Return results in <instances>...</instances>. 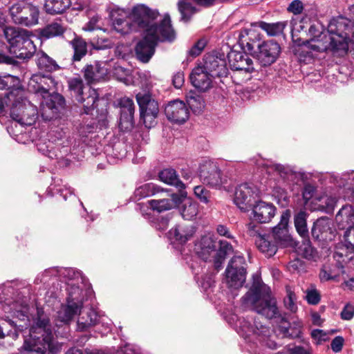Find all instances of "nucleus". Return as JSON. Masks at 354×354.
<instances>
[{
    "mask_svg": "<svg viewBox=\"0 0 354 354\" xmlns=\"http://www.w3.org/2000/svg\"><path fill=\"white\" fill-rule=\"evenodd\" d=\"M212 77L202 66L195 67L190 74L192 85L201 91H206L211 87Z\"/></svg>",
    "mask_w": 354,
    "mask_h": 354,
    "instance_id": "23",
    "label": "nucleus"
},
{
    "mask_svg": "<svg viewBox=\"0 0 354 354\" xmlns=\"http://www.w3.org/2000/svg\"><path fill=\"white\" fill-rule=\"evenodd\" d=\"M275 213L276 207L273 204L262 201L257 202L252 209L254 220L260 223H269L274 216Z\"/></svg>",
    "mask_w": 354,
    "mask_h": 354,
    "instance_id": "20",
    "label": "nucleus"
},
{
    "mask_svg": "<svg viewBox=\"0 0 354 354\" xmlns=\"http://www.w3.org/2000/svg\"><path fill=\"white\" fill-rule=\"evenodd\" d=\"M336 222L341 228L354 224V209L351 205L343 206L335 216Z\"/></svg>",
    "mask_w": 354,
    "mask_h": 354,
    "instance_id": "33",
    "label": "nucleus"
},
{
    "mask_svg": "<svg viewBox=\"0 0 354 354\" xmlns=\"http://www.w3.org/2000/svg\"><path fill=\"white\" fill-rule=\"evenodd\" d=\"M70 44L74 51L73 60L75 62L80 61L87 53L86 42L82 38L75 37L70 41Z\"/></svg>",
    "mask_w": 354,
    "mask_h": 354,
    "instance_id": "39",
    "label": "nucleus"
},
{
    "mask_svg": "<svg viewBox=\"0 0 354 354\" xmlns=\"http://www.w3.org/2000/svg\"><path fill=\"white\" fill-rule=\"evenodd\" d=\"M58 273L59 270L57 268L46 269L44 272L37 275L35 281L36 283H48L52 277H57Z\"/></svg>",
    "mask_w": 354,
    "mask_h": 354,
    "instance_id": "48",
    "label": "nucleus"
},
{
    "mask_svg": "<svg viewBox=\"0 0 354 354\" xmlns=\"http://www.w3.org/2000/svg\"><path fill=\"white\" fill-rule=\"evenodd\" d=\"M291 216L290 209L284 210L280 216V221L272 228L270 236L276 244L281 246L291 245L292 239L288 232V223Z\"/></svg>",
    "mask_w": 354,
    "mask_h": 354,
    "instance_id": "15",
    "label": "nucleus"
},
{
    "mask_svg": "<svg viewBox=\"0 0 354 354\" xmlns=\"http://www.w3.org/2000/svg\"><path fill=\"white\" fill-rule=\"evenodd\" d=\"M227 58L230 66L234 71L248 74L254 71L252 59L244 52L231 50Z\"/></svg>",
    "mask_w": 354,
    "mask_h": 354,
    "instance_id": "17",
    "label": "nucleus"
},
{
    "mask_svg": "<svg viewBox=\"0 0 354 354\" xmlns=\"http://www.w3.org/2000/svg\"><path fill=\"white\" fill-rule=\"evenodd\" d=\"M216 231L221 236H225L227 238H232L227 227L223 225H219L217 226Z\"/></svg>",
    "mask_w": 354,
    "mask_h": 354,
    "instance_id": "61",
    "label": "nucleus"
},
{
    "mask_svg": "<svg viewBox=\"0 0 354 354\" xmlns=\"http://www.w3.org/2000/svg\"><path fill=\"white\" fill-rule=\"evenodd\" d=\"M74 280L68 283L67 291L68 296L66 304L62 305L57 311V318L63 324H68L73 317L80 314L83 307L84 296L87 290H84Z\"/></svg>",
    "mask_w": 354,
    "mask_h": 354,
    "instance_id": "8",
    "label": "nucleus"
},
{
    "mask_svg": "<svg viewBox=\"0 0 354 354\" xmlns=\"http://www.w3.org/2000/svg\"><path fill=\"white\" fill-rule=\"evenodd\" d=\"M307 213L304 211H299L294 216V224L297 233L302 237L308 236V230L307 227Z\"/></svg>",
    "mask_w": 354,
    "mask_h": 354,
    "instance_id": "41",
    "label": "nucleus"
},
{
    "mask_svg": "<svg viewBox=\"0 0 354 354\" xmlns=\"http://www.w3.org/2000/svg\"><path fill=\"white\" fill-rule=\"evenodd\" d=\"M178 10L181 14V19L183 21H188L190 15L194 12L193 7L191 4L185 2L184 1H179L178 3Z\"/></svg>",
    "mask_w": 354,
    "mask_h": 354,
    "instance_id": "49",
    "label": "nucleus"
},
{
    "mask_svg": "<svg viewBox=\"0 0 354 354\" xmlns=\"http://www.w3.org/2000/svg\"><path fill=\"white\" fill-rule=\"evenodd\" d=\"M27 30L12 26L6 27L3 30L4 35L10 45V51L15 50L17 44L19 42V40L21 37L25 36V32Z\"/></svg>",
    "mask_w": 354,
    "mask_h": 354,
    "instance_id": "35",
    "label": "nucleus"
},
{
    "mask_svg": "<svg viewBox=\"0 0 354 354\" xmlns=\"http://www.w3.org/2000/svg\"><path fill=\"white\" fill-rule=\"evenodd\" d=\"M343 344H344L343 337L341 336H337V337H335L331 342V344H330L331 349L334 352L338 353L342 349Z\"/></svg>",
    "mask_w": 354,
    "mask_h": 354,
    "instance_id": "58",
    "label": "nucleus"
},
{
    "mask_svg": "<svg viewBox=\"0 0 354 354\" xmlns=\"http://www.w3.org/2000/svg\"><path fill=\"white\" fill-rule=\"evenodd\" d=\"M119 105L120 107L119 127L122 131H129L133 127L134 103L131 99L124 97L120 100Z\"/></svg>",
    "mask_w": 354,
    "mask_h": 354,
    "instance_id": "18",
    "label": "nucleus"
},
{
    "mask_svg": "<svg viewBox=\"0 0 354 354\" xmlns=\"http://www.w3.org/2000/svg\"><path fill=\"white\" fill-rule=\"evenodd\" d=\"M56 87V83L50 75L40 73L32 75L28 82V89L43 99L40 104L41 117L45 120H50L57 117L65 104V100L57 93H50Z\"/></svg>",
    "mask_w": 354,
    "mask_h": 354,
    "instance_id": "3",
    "label": "nucleus"
},
{
    "mask_svg": "<svg viewBox=\"0 0 354 354\" xmlns=\"http://www.w3.org/2000/svg\"><path fill=\"white\" fill-rule=\"evenodd\" d=\"M158 16L157 11L152 10L145 5H138L133 8L130 17L138 27L145 29V31L151 26H158L151 21Z\"/></svg>",
    "mask_w": 354,
    "mask_h": 354,
    "instance_id": "16",
    "label": "nucleus"
},
{
    "mask_svg": "<svg viewBox=\"0 0 354 354\" xmlns=\"http://www.w3.org/2000/svg\"><path fill=\"white\" fill-rule=\"evenodd\" d=\"M98 20L99 17L97 16L91 18L89 22L87 24L85 30L92 31L95 29L100 28V26L97 25Z\"/></svg>",
    "mask_w": 354,
    "mask_h": 354,
    "instance_id": "60",
    "label": "nucleus"
},
{
    "mask_svg": "<svg viewBox=\"0 0 354 354\" xmlns=\"http://www.w3.org/2000/svg\"><path fill=\"white\" fill-rule=\"evenodd\" d=\"M247 233L250 236L255 237L256 239L259 238V236H261L262 234L260 232L261 227L254 222L251 221L247 224Z\"/></svg>",
    "mask_w": 354,
    "mask_h": 354,
    "instance_id": "54",
    "label": "nucleus"
},
{
    "mask_svg": "<svg viewBox=\"0 0 354 354\" xmlns=\"http://www.w3.org/2000/svg\"><path fill=\"white\" fill-rule=\"evenodd\" d=\"M36 63L40 70L52 72L59 68L56 62L43 51L35 54Z\"/></svg>",
    "mask_w": 354,
    "mask_h": 354,
    "instance_id": "34",
    "label": "nucleus"
},
{
    "mask_svg": "<svg viewBox=\"0 0 354 354\" xmlns=\"http://www.w3.org/2000/svg\"><path fill=\"white\" fill-rule=\"evenodd\" d=\"M354 316V306L348 304L341 312V318L344 320H351Z\"/></svg>",
    "mask_w": 354,
    "mask_h": 354,
    "instance_id": "56",
    "label": "nucleus"
},
{
    "mask_svg": "<svg viewBox=\"0 0 354 354\" xmlns=\"http://www.w3.org/2000/svg\"><path fill=\"white\" fill-rule=\"evenodd\" d=\"M331 221L328 218H320L317 219L312 227V236L316 239H330L333 234L331 228Z\"/></svg>",
    "mask_w": 354,
    "mask_h": 354,
    "instance_id": "27",
    "label": "nucleus"
},
{
    "mask_svg": "<svg viewBox=\"0 0 354 354\" xmlns=\"http://www.w3.org/2000/svg\"><path fill=\"white\" fill-rule=\"evenodd\" d=\"M347 20L343 17L333 19L328 27V35L323 33L315 24L310 25L308 32L312 38L305 47L315 52L344 50L348 48L349 33Z\"/></svg>",
    "mask_w": 354,
    "mask_h": 354,
    "instance_id": "2",
    "label": "nucleus"
},
{
    "mask_svg": "<svg viewBox=\"0 0 354 354\" xmlns=\"http://www.w3.org/2000/svg\"><path fill=\"white\" fill-rule=\"evenodd\" d=\"M113 25L114 28L118 32H121L122 33H126L128 32V30H124L123 27L124 26H127L128 22L122 19L113 18Z\"/></svg>",
    "mask_w": 354,
    "mask_h": 354,
    "instance_id": "57",
    "label": "nucleus"
},
{
    "mask_svg": "<svg viewBox=\"0 0 354 354\" xmlns=\"http://www.w3.org/2000/svg\"><path fill=\"white\" fill-rule=\"evenodd\" d=\"M198 173L201 182L209 187L221 189L226 183L218 164L213 160H202Z\"/></svg>",
    "mask_w": 354,
    "mask_h": 354,
    "instance_id": "10",
    "label": "nucleus"
},
{
    "mask_svg": "<svg viewBox=\"0 0 354 354\" xmlns=\"http://www.w3.org/2000/svg\"><path fill=\"white\" fill-rule=\"evenodd\" d=\"M198 212V207L196 203L186 201L180 208V214L183 218L186 220H192L196 216Z\"/></svg>",
    "mask_w": 354,
    "mask_h": 354,
    "instance_id": "43",
    "label": "nucleus"
},
{
    "mask_svg": "<svg viewBox=\"0 0 354 354\" xmlns=\"http://www.w3.org/2000/svg\"><path fill=\"white\" fill-rule=\"evenodd\" d=\"M245 261L243 256L236 255L230 261L225 270L226 283L230 288L242 287L245 280Z\"/></svg>",
    "mask_w": 354,
    "mask_h": 354,
    "instance_id": "12",
    "label": "nucleus"
},
{
    "mask_svg": "<svg viewBox=\"0 0 354 354\" xmlns=\"http://www.w3.org/2000/svg\"><path fill=\"white\" fill-rule=\"evenodd\" d=\"M187 103L192 111L200 113L205 108V101L199 94L190 91L186 95Z\"/></svg>",
    "mask_w": 354,
    "mask_h": 354,
    "instance_id": "38",
    "label": "nucleus"
},
{
    "mask_svg": "<svg viewBox=\"0 0 354 354\" xmlns=\"http://www.w3.org/2000/svg\"><path fill=\"white\" fill-rule=\"evenodd\" d=\"M20 318L16 321L5 320L0 324V338L6 335L13 339L18 337L19 332L29 329V337L25 339L23 349L36 354H57L61 344L54 337L48 317L42 312H37V317L30 326L28 316L19 313Z\"/></svg>",
    "mask_w": 354,
    "mask_h": 354,
    "instance_id": "1",
    "label": "nucleus"
},
{
    "mask_svg": "<svg viewBox=\"0 0 354 354\" xmlns=\"http://www.w3.org/2000/svg\"><path fill=\"white\" fill-rule=\"evenodd\" d=\"M175 32L171 25L170 17L166 15L159 26H151L144 32L143 39L140 41L135 48L137 58L147 63L155 52L158 41H172Z\"/></svg>",
    "mask_w": 354,
    "mask_h": 354,
    "instance_id": "4",
    "label": "nucleus"
},
{
    "mask_svg": "<svg viewBox=\"0 0 354 354\" xmlns=\"http://www.w3.org/2000/svg\"><path fill=\"white\" fill-rule=\"evenodd\" d=\"M286 25V21H279L272 24H268L261 21L259 24V26L265 30L270 36H276L280 35L283 32Z\"/></svg>",
    "mask_w": 354,
    "mask_h": 354,
    "instance_id": "42",
    "label": "nucleus"
},
{
    "mask_svg": "<svg viewBox=\"0 0 354 354\" xmlns=\"http://www.w3.org/2000/svg\"><path fill=\"white\" fill-rule=\"evenodd\" d=\"M288 354H310L307 350L301 346H294L288 350Z\"/></svg>",
    "mask_w": 354,
    "mask_h": 354,
    "instance_id": "63",
    "label": "nucleus"
},
{
    "mask_svg": "<svg viewBox=\"0 0 354 354\" xmlns=\"http://www.w3.org/2000/svg\"><path fill=\"white\" fill-rule=\"evenodd\" d=\"M205 44L206 43L205 40H198L189 50V55L192 57H196L199 55L205 48Z\"/></svg>",
    "mask_w": 354,
    "mask_h": 354,
    "instance_id": "55",
    "label": "nucleus"
},
{
    "mask_svg": "<svg viewBox=\"0 0 354 354\" xmlns=\"http://www.w3.org/2000/svg\"><path fill=\"white\" fill-rule=\"evenodd\" d=\"M304 9V4L300 0H293L287 8V10L294 15L301 14Z\"/></svg>",
    "mask_w": 354,
    "mask_h": 354,
    "instance_id": "53",
    "label": "nucleus"
},
{
    "mask_svg": "<svg viewBox=\"0 0 354 354\" xmlns=\"http://www.w3.org/2000/svg\"><path fill=\"white\" fill-rule=\"evenodd\" d=\"M159 178L163 183L175 186L180 189H185L184 183L178 178L174 169H165L159 173Z\"/></svg>",
    "mask_w": 354,
    "mask_h": 354,
    "instance_id": "36",
    "label": "nucleus"
},
{
    "mask_svg": "<svg viewBox=\"0 0 354 354\" xmlns=\"http://www.w3.org/2000/svg\"><path fill=\"white\" fill-rule=\"evenodd\" d=\"M184 82V75L182 73H177L173 77V84L177 88L181 87Z\"/></svg>",
    "mask_w": 354,
    "mask_h": 354,
    "instance_id": "59",
    "label": "nucleus"
},
{
    "mask_svg": "<svg viewBox=\"0 0 354 354\" xmlns=\"http://www.w3.org/2000/svg\"><path fill=\"white\" fill-rule=\"evenodd\" d=\"M98 99L97 91L87 86L84 94L77 97V100L82 104L84 112L88 114L89 111L95 107V103Z\"/></svg>",
    "mask_w": 354,
    "mask_h": 354,
    "instance_id": "29",
    "label": "nucleus"
},
{
    "mask_svg": "<svg viewBox=\"0 0 354 354\" xmlns=\"http://www.w3.org/2000/svg\"><path fill=\"white\" fill-rule=\"evenodd\" d=\"M344 241L347 253L354 254V227H350L344 232Z\"/></svg>",
    "mask_w": 354,
    "mask_h": 354,
    "instance_id": "46",
    "label": "nucleus"
},
{
    "mask_svg": "<svg viewBox=\"0 0 354 354\" xmlns=\"http://www.w3.org/2000/svg\"><path fill=\"white\" fill-rule=\"evenodd\" d=\"M19 84V80L15 76L10 75L0 76V89H10L17 86Z\"/></svg>",
    "mask_w": 354,
    "mask_h": 354,
    "instance_id": "47",
    "label": "nucleus"
},
{
    "mask_svg": "<svg viewBox=\"0 0 354 354\" xmlns=\"http://www.w3.org/2000/svg\"><path fill=\"white\" fill-rule=\"evenodd\" d=\"M167 195L169 198H167L149 201V205L153 211H156L159 213L174 208L180 202V197L177 194H168Z\"/></svg>",
    "mask_w": 354,
    "mask_h": 354,
    "instance_id": "26",
    "label": "nucleus"
},
{
    "mask_svg": "<svg viewBox=\"0 0 354 354\" xmlns=\"http://www.w3.org/2000/svg\"><path fill=\"white\" fill-rule=\"evenodd\" d=\"M254 192L248 184H243L236 187L234 202L243 211L248 210L254 198Z\"/></svg>",
    "mask_w": 354,
    "mask_h": 354,
    "instance_id": "24",
    "label": "nucleus"
},
{
    "mask_svg": "<svg viewBox=\"0 0 354 354\" xmlns=\"http://www.w3.org/2000/svg\"><path fill=\"white\" fill-rule=\"evenodd\" d=\"M9 11L15 24L29 26L38 23L39 8L31 3L18 1L10 7Z\"/></svg>",
    "mask_w": 354,
    "mask_h": 354,
    "instance_id": "11",
    "label": "nucleus"
},
{
    "mask_svg": "<svg viewBox=\"0 0 354 354\" xmlns=\"http://www.w3.org/2000/svg\"><path fill=\"white\" fill-rule=\"evenodd\" d=\"M270 234H262L255 239V243L259 250L268 257L273 256L277 251V245L271 241Z\"/></svg>",
    "mask_w": 354,
    "mask_h": 354,
    "instance_id": "32",
    "label": "nucleus"
},
{
    "mask_svg": "<svg viewBox=\"0 0 354 354\" xmlns=\"http://www.w3.org/2000/svg\"><path fill=\"white\" fill-rule=\"evenodd\" d=\"M195 230L192 225H177L169 230V236L180 243H185L194 234Z\"/></svg>",
    "mask_w": 354,
    "mask_h": 354,
    "instance_id": "28",
    "label": "nucleus"
},
{
    "mask_svg": "<svg viewBox=\"0 0 354 354\" xmlns=\"http://www.w3.org/2000/svg\"><path fill=\"white\" fill-rule=\"evenodd\" d=\"M167 119L175 123H183L189 118V112L186 104L180 100L170 102L165 109Z\"/></svg>",
    "mask_w": 354,
    "mask_h": 354,
    "instance_id": "19",
    "label": "nucleus"
},
{
    "mask_svg": "<svg viewBox=\"0 0 354 354\" xmlns=\"http://www.w3.org/2000/svg\"><path fill=\"white\" fill-rule=\"evenodd\" d=\"M256 36L252 27L245 28L240 30L239 38L245 49L253 55L261 66H270L278 58L281 52L280 46L273 40L257 42L252 39Z\"/></svg>",
    "mask_w": 354,
    "mask_h": 354,
    "instance_id": "5",
    "label": "nucleus"
},
{
    "mask_svg": "<svg viewBox=\"0 0 354 354\" xmlns=\"http://www.w3.org/2000/svg\"><path fill=\"white\" fill-rule=\"evenodd\" d=\"M71 6V0H44V8L49 15H60Z\"/></svg>",
    "mask_w": 354,
    "mask_h": 354,
    "instance_id": "30",
    "label": "nucleus"
},
{
    "mask_svg": "<svg viewBox=\"0 0 354 354\" xmlns=\"http://www.w3.org/2000/svg\"><path fill=\"white\" fill-rule=\"evenodd\" d=\"M319 277L322 281H328L333 279L335 276L332 275L330 272L327 271L326 268H324L320 272Z\"/></svg>",
    "mask_w": 354,
    "mask_h": 354,
    "instance_id": "62",
    "label": "nucleus"
},
{
    "mask_svg": "<svg viewBox=\"0 0 354 354\" xmlns=\"http://www.w3.org/2000/svg\"><path fill=\"white\" fill-rule=\"evenodd\" d=\"M84 77L88 83L100 82L106 79L108 71L104 63L94 62L87 65L84 71Z\"/></svg>",
    "mask_w": 354,
    "mask_h": 354,
    "instance_id": "25",
    "label": "nucleus"
},
{
    "mask_svg": "<svg viewBox=\"0 0 354 354\" xmlns=\"http://www.w3.org/2000/svg\"><path fill=\"white\" fill-rule=\"evenodd\" d=\"M209 72L212 77L226 76L227 68L225 58L218 57L214 55H208L204 58V65L202 66Z\"/></svg>",
    "mask_w": 354,
    "mask_h": 354,
    "instance_id": "22",
    "label": "nucleus"
},
{
    "mask_svg": "<svg viewBox=\"0 0 354 354\" xmlns=\"http://www.w3.org/2000/svg\"><path fill=\"white\" fill-rule=\"evenodd\" d=\"M194 193L196 198H198L201 202L207 203L209 201L211 194L209 190L205 189L203 185H198L194 188Z\"/></svg>",
    "mask_w": 354,
    "mask_h": 354,
    "instance_id": "50",
    "label": "nucleus"
},
{
    "mask_svg": "<svg viewBox=\"0 0 354 354\" xmlns=\"http://www.w3.org/2000/svg\"><path fill=\"white\" fill-rule=\"evenodd\" d=\"M120 354H136V353L131 348L127 346L120 351Z\"/></svg>",
    "mask_w": 354,
    "mask_h": 354,
    "instance_id": "64",
    "label": "nucleus"
},
{
    "mask_svg": "<svg viewBox=\"0 0 354 354\" xmlns=\"http://www.w3.org/2000/svg\"><path fill=\"white\" fill-rule=\"evenodd\" d=\"M296 296L295 293L290 289L287 290V297L284 300V303L288 309L291 312L297 310V306L295 304Z\"/></svg>",
    "mask_w": 354,
    "mask_h": 354,
    "instance_id": "52",
    "label": "nucleus"
},
{
    "mask_svg": "<svg viewBox=\"0 0 354 354\" xmlns=\"http://www.w3.org/2000/svg\"><path fill=\"white\" fill-rule=\"evenodd\" d=\"M37 107L26 99L14 103L11 108V118L21 125L30 126L37 118Z\"/></svg>",
    "mask_w": 354,
    "mask_h": 354,
    "instance_id": "13",
    "label": "nucleus"
},
{
    "mask_svg": "<svg viewBox=\"0 0 354 354\" xmlns=\"http://www.w3.org/2000/svg\"><path fill=\"white\" fill-rule=\"evenodd\" d=\"M160 192H163L162 189L153 183H149L138 187L134 192V197L136 200H140L143 198L153 196Z\"/></svg>",
    "mask_w": 354,
    "mask_h": 354,
    "instance_id": "37",
    "label": "nucleus"
},
{
    "mask_svg": "<svg viewBox=\"0 0 354 354\" xmlns=\"http://www.w3.org/2000/svg\"><path fill=\"white\" fill-rule=\"evenodd\" d=\"M69 88L75 93L76 99L80 97L86 90L82 79L75 77L68 81Z\"/></svg>",
    "mask_w": 354,
    "mask_h": 354,
    "instance_id": "45",
    "label": "nucleus"
},
{
    "mask_svg": "<svg viewBox=\"0 0 354 354\" xmlns=\"http://www.w3.org/2000/svg\"><path fill=\"white\" fill-rule=\"evenodd\" d=\"M306 299L308 304L315 305L320 301V295L314 286H311L306 291Z\"/></svg>",
    "mask_w": 354,
    "mask_h": 354,
    "instance_id": "51",
    "label": "nucleus"
},
{
    "mask_svg": "<svg viewBox=\"0 0 354 354\" xmlns=\"http://www.w3.org/2000/svg\"><path fill=\"white\" fill-rule=\"evenodd\" d=\"M263 167L266 172L269 174H274L276 173L284 179L288 178L289 176H293L292 169L288 166H284L279 164H274L272 162H267L263 164Z\"/></svg>",
    "mask_w": 354,
    "mask_h": 354,
    "instance_id": "40",
    "label": "nucleus"
},
{
    "mask_svg": "<svg viewBox=\"0 0 354 354\" xmlns=\"http://www.w3.org/2000/svg\"><path fill=\"white\" fill-rule=\"evenodd\" d=\"M194 250L205 261L213 260L216 270L221 268L226 257L233 252V248L227 241L217 240L212 234L202 236L196 243Z\"/></svg>",
    "mask_w": 354,
    "mask_h": 354,
    "instance_id": "6",
    "label": "nucleus"
},
{
    "mask_svg": "<svg viewBox=\"0 0 354 354\" xmlns=\"http://www.w3.org/2000/svg\"><path fill=\"white\" fill-rule=\"evenodd\" d=\"M236 330L237 333L244 339L253 340L251 337H259L260 341L266 342V344L272 349L277 348V344L268 339L270 335L269 328L257 321L252 318H239L236 322Z\"/></svg>",
    "mask_w": 354,
    "mask_h": 354,
    "instance_id": "9",
    "label": "nucleus"
},
{
    "mask_svg": "<svg viewBox=\"0 0 354 354\" xmlns=\"http://www.w3.org/2000/svg\"><path fill=\"white\" fill-rule=\"evenodd\" d=\"M64 32V27L57 22L52 23L42 29L41 35L43 37L49 39L62 35Z\"/></svg>",
    "mask_w": 354,
    "mask_h": 354,
    "instance_id": "44",
    "label": "nucleus"
},
{
    "mask_svg": "<svg viewBox=\"0 0 354 354\" xmlns=\"http://www.w3.org/2000/svg\"><path fill=\"white\" fill-rule=\"evenodd\" d=\"M33 37H36L30 31L25 32V36L21 37L19 42L17 44L12 53L19 59H29L36 51V46L34 44Z\"/></svg>",
    "mask_w": 354,
    "mask_h": 354,
    "instance_id": "21",
    "label": "nucleus"
},
{
    "mask_svg": "<svg viewBox=\"0 0 354 354\" xmlns=\"http://www.w3.org/2000/svg\"><path fill=\"white\" fill-rule=\"evenodd\" d=\"M99 321L97 313L93 308L80 315L77 320V329L81 331L86 330L95 326Z\"/></svg>",
    "mask_w": 354,
    "mask_h": 354,
    "instance_id": "31",
    "label": "nucleus"
},
{
    "mask_svg": "<svg viewBox=\"0 0 354 354\" xmlns=\"http://www.w3.org/2000/svg\"><path fill=\"white\" fill-rule=\"evenodd\" d=\"M243 303L257 313L268 319L278 314L276 301L270 296V288L264 283L254 282L250 290L242 297Z\"/></svg>",
    "mask_w": 354,
    "mask_h": 354,
    "instance_id": "7",
    "label": "nucleus"
},
{
    "mask_svg": "<svg viewBox=\"0 0 354 354\" xmlns=\"http://www.w3.org/2000/svg\"><path fill=\"white\" fill-rule=\"evenodd\" d=\"M136 100L140 107V116L147 127L150 128L159 112L158 104L149 93H139Z\"/></svg>",
    "mask_w": 354,
    "mask_h": 354,
    "instance_id": "14",
    "label": "nucleus"
}]
</instances>
